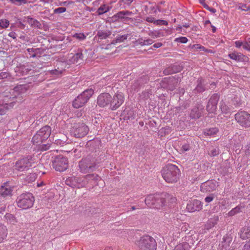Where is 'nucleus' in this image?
<instances>
[{
  "label": "nucleus",
  "mask_w": 250,
  "mask_h": 250,
  "mask_svg": "<svg viewBox=\"0 0 250 250\" xmlns=\"http://www.w3.org/2000/svg\"><path fill=\"white\" fill-rule=\"evenodd\" d=\"M9 107L7 105H4L3 104L0 105V115H2L6 113L7 111L9 109Z\"/></svg>",
  "instance_id": "nucleus-49"
},
{
  "label": "nucleus",
  "mask_w": 250,
  "mask_h": 250,
  "mask_svg": "<svg viewBox=\"0 0 250 250\" xmlns=\"http://www.w3.org/2000/svg\"><path fill=\"white\" fill-rule=\"evenodd\" d=\"M191 146L189 144L185 143L182 145L181 150L183 152L187 151L190 149Z\"/></svg>",
  "instance_id": "nucleus-55"
},
{
  "label": "nucleus",
  "mask_w": 250,
  "mask_h": 250,
  "mask_svg": "<svg viewBox=\"0 0 250 250\" xmlns=\"http://www.w3.org/2000/svg\"><path fill=\"white\" fill-rule=\"evenodd\" d=\"M188 41V39L185 37H181L179 38H177L175 39V42L183 43H187Z\"/></svg>",
  "instance_id": "nucleus-54"
},
{
  "label": "nucleus",
  "mask_w": 250,
  "mask_h": 250,
  "mask_svg": "<svg viewBox=\"0 0 250 250\" xmlns=\"http://www.w3.org/2000/svg\"><path fill=\"white\" fill-rule=\"evenodd\" d=\"M35 201L34 197L30 192L23 193L18 196L16 202L19 208L26 209L31 208Z\"/></svg>",
  "instance_id": "nucleus-4"
},
{
  "label": "nucleus",
  "mask_w": 250,
  "mask_h": 250,
  "mask_svg": "<svg viewBox=\"0 0 250 250\" xmlns=\"http://www.w3.org/2000/svg\"><path fill=\"white\" fill-rule=\"evenodd\" d=\"M9 1L18 6H21L28 2L27 0H9Z\"/></svg>",
  "instance_id": "nucleus-45"
},
{
  "label": "nucleus",
  "mask_w": 250,
  "mask_h": 250,
  "mask_svg": "<svg viewBox=\"0 0 250 250\" xmlns=\"http://www.w3.org/2000/svg\"><path fill=\"white\" fill-rule=\"evenodd\" d=\"M223 241L222 242V246L223 247H227L229 246V243L231 242V240L229 237H224L223 238Z\"/></svg>",
  "instance_id": "nucleus-51"
},
{
  "label": "nucleus",
  "mask_w": 250,
  "mask_h": 250,
  "mask_svg": "<svg viewBox=\"0 0 250 250\" xmlns=\"http://www.w3.org/2000/svg\"><path fill=\"white\" fill-rule=\"evenodd\" d=\"M111 102V96L106 92L100 94L97 99V104L101 107L109 106L110 109Z\"/></svg>",
  "instance_id": "nucleus-16"
},
{
  "label": "nucleus",
  "mask_w": 250,
  "mask_h": 250,
  "mask_svg": "<svg viewBox=\"0 0 250 250\" xmlns=\"http://www.w3.org/2000/svg\"><path fill=\"white\" fill-rule=\"evenodd\" d=\"M129 36L128 34H125L123 35H120L117 36L115 40H113L111 42L112 44H115L117 42H124L127 39L128 37Z\"/></svg>",
  "instance_id": "nucleus-34"
},
{
  "label": "nucleus",
  "mask_w": 250,
  "mask_h": 250,
  "mask_svg": "<svg viewBox=\"0 0 250 250\" xmlns=\"http://www.w3.org/2000/svg\"><path fill=\"white\" fill-rule=\"evenodd\" d=\"M73 37L79 41H83L86 37L83 33H76L73 35Z\"/></svg>",
  "instance_id": "nucleus-46"
},
{
  "label": "nucleus",
  "mask_w": 250,
  "mask_h": 250,
  "mask_svg": "<svg viewBox=\"0 0 250 250\" xmlns=\"http://www.w3.org/2000/svg\"><path fill=\"white\" fill-rule=\"evenodd\" d=\"M242 207L241 206H237L235 208H232L230 211H229L228 213V215L229 216H233L237 213L241 212Z\"/></svg>",
  "instance_id": "nucleus-38"
},
{
  "label": "nucleus",
  "mask_w": 250,
  "mask_h": 250,
  "mask_svg": "<svg viewBox=\"0 0 250 250\" xmlns=\"http://www.w3.org/2000/svg\"><path fill=\"white\" fill-rule=\"evenodd\" d=\"M136 244L139 250H156L157 243L154 238L149 235H144Z\"/></svg>",
  "instance_id": "nucleus-3"
},
{
  "label": "nucleus",
  "mask_w": 250,
  "mask_h": 250,
  "mask_svg": "<svg viewBox=\"0 0 250 250\" xmlns=\"http://www.w3.org/2000/svg\"><path fill=\"white\" fill-rule=\"evenodd\" d=\"M65 184L67 186L73 188H81L83 187V181L81 179V177H69L66 179Z\"/></svg>",
  "instance_id": "nucleus-17"
},
{
  "label": "nucleus",
  "mask_w": 250,
  "mask_h": 250,
  "mask_svg": "<svg viewBox=\"0 0 250 250\" xmlns=\"http://www.w3.org/2000/svg\"><path fill=\"white\" fill-rule=\"evenodd\" d=\"M24 19H26V21L23 20V22L26 21L32 27H37L38 28H41V23L37 20L30 17H24Z\"/></svg>",
  "instance_id": "nucleus-30"
},
{
  "label": "nucleus",
  "mask_w": 250,
  "mask_h": 250,
  "mask_svg": "<svg viewBox=\"0 0 250 250\" xmlns=\"http://www.w3.org/2000/svg\"><path fill=\"white\" fill-rule=\"evenodd\" d=\"M31 161V157L30 156L19 160L15 163V169L20 171L27 170L32 167V163Z\"/></svg>",
  "instance_id": "nucleus-13"
},
{
  "label": "nucleus",
  "mask_w": 250,
  "mask_h": 250,
  "mask_svg": "<svg viewBox=\"0 0 250 250\" xmlns=\"http://www.w3.org/2000/svg\"><path fill=\"white\" fill-rule=\"evenodd\" d=\"M181 81V77L179 75L165 77L160 83L161 88L170 91L174 90Z\"/></svg>",
  "instance_id": "nucleus-6"
},
{
  "label": "nucleus",
  "mask_w": 250,
  "mask_h": 250,
  "mask_svg": "<svg viewBox=\"0 0 250 250\" xmlns=\"http://www.w3.org/2000/svg\"><path fill=\"white\" fill-rule=\"evenodd\" d=\"M37 178V175L35 173H30L25 178V181L30 183L34 182Z\"/></svg>",
  "instance_id": "nucleus-44"
},
{
  "label": "nucleus",
  "mask_w": 250,
  "mask_h": 250,
  "mask_svg": "<svg viewBox=\"0 0 250 250\" xmlns=\"http://www.w3.org/2000/svg\"><path fill=\"white\" fill-rule=\"evenodd\" d=\"M51 128L46 125L42 127L32 138V141L34 144L42 143L46 141L50 136Z\"/></svg>",
  "instance_id": "nucleus-8"
},
{
  "label": "nucleus",
  "mask_w": 250,
  "mask_h": 250,
  "mask_svg": "<svg viewBox=\"0 0 250 250\" xmlns=\"http://www.w3.org/2000/svg\"><path fill=\"white\" fill-rule=\"evenodd\" d=\"M111 34L110 30L106 29H99L97 31L96 36L101 40L106 39L108 38Z\"/></svg>",
  "instance_id": "nucleus-27"
},
{
  "label": "nucleus",
  "mask_w": 250,
  "mask_h": 250,
  "mask_svg": "<svg viewBox=\"0 0 250 250\" xmlns=\"http://www.w3.org/2000/svg\"><path fill=\"white\" fill-rule=\"evenodd\" d=\"M154 24L156 25H167L168 24V22L165 20H157L154 21Z\"/></svg>",
  "instance_id": "nucleus-56"
},
{
  "label": "nucleus",
  "mask_w": 250,
  "mask_h": 250,
  "mask_svg": "<svg viewBox=\"0 0 250 250\" xmlns=\"http://www.w3.org/2000/svg\"><path fill=\"white\" fill-rule=\"evenodd\" d=\"M204 109L203 105L200 103H197L191 109L190 113V117L193 119L200 118L202 115Z\"/></svg>",
  "instance_id": "nucleus-20"
},
{
  "label": "nucleus",
  "mask_w": 250,
  "mask_h": 250,
  "mask_svg": "<svg viewBox=\"0 0 250 250\" xmlns=\"http://www.w3.org/2000/svg\"><path fill=\"white\" fill-rule=\"evenodd\" d=\"M218 186V182L215 180H208L201 184L200 190L203 193L211 192L215 190Z\"/></svg>",
  "instance_id": "nucleus-15"
},
{
  "label": "nucleus",
  "mask_w": 250,
  "mask_h": 250,
  "mask_svg": "<svg viewBox=\"0 0 250 250\" xmlns=\"http://www.w3.org/2000/svg\"><path fill=\"white\" fill-rule=\"evenodd\" d=\"M12 188L9 186H1L0 188V195L4 198L11 195Z\"/></svg>",
  "instance_id": "nucleus-29"
},
{
  "label": "nucleus",
  "mask_w": 250,
  "mask_h": 250,
  "mask_svg": "<svg viewBox=\"0 0 250 250\" xmlns=\"http://www.w3.org/2000/svg\"><path fill=\"white\" fill-rule=\"evenodd\" d=\"M124 94L121 92L115 93L113 97L111 96V102L110 109L115 110L123 104L125 102Z\"/></svg>",
  "instance_id": "nucleus-14"
},
{
  "label": "nucleus",
  "mask_w": 250,
  "mask_h": 250,
  "mask_svg": "<svg viewBox=\"0 0 250 250\" xmlns=\"http://www.w3.org/2000/svg\"><path fill=\"white\" fill-rule=\"evenodd\" d=\"M100 141L97 140V141H90V142L88 143L87 145H89L90 146H99L100 145Z\"/></svg>",
  "instance_id": "nucleus-59"
},
{
  "label": "nucleus",
  "mask_w": 250,
  "mask_h": 250,
  "mask_svg": "<svg viewBox=\"0 0 250 250\" xmlns=\"http://www.w3.org/2000/svg\"><path fill=\"white\" fill-rule=\"evenodd\" d=\"M52 160L53 168L57 171L62 172L66 170L68 167V161L67 158L62 155H58Z\"/></svg>",
  "instance_id": "nucleus-9"
},
{
  "label": "nucleus",
  "mask_w": 250,
  "mask_h": 250,
  "mask_svg": "<svg viewBox=\"0 0 250 250\" xmlns=\"http://www.w3.org/2000/svg\"><path fill=\"white\" fill-rule=\"evenodd\" d=\"M219 108L222 113L227 114L230 111L229 107L223 101L219 104Z\"/></svg>",
  "instance_id": "nucleus-35"
},
{
  "label": "nucleus",
  "mask_w": 250,
  "mask_h": 250,
  "mask_svg": "<svg viewBox=\"0 0 250 250\" xmlns=\"http://www.w3.org/2000/svg\"><path fill=\"white\" fill-rule=\"evenodd\" d=\"M169 197L168 193L159 194H152L147 196L145 202L146 205L149 207L159 209L165 205L166 198Z\"/></svg>",
  "instance_id": "nucleus-2"
},
{
  "label": "nucleus",
  "mask_w": 250,
  "mask_h": 250,
  "mask_svg": "<svg viewBox=\"0 0 250 250\" xmlns=\"http://www.w3.org/2000/svg\"><path fill=\"white\" fill-rule=\"evenodd\" d=\"M220 98L219 93H214L210 96L207 102L206 109L208 114H216L217 105Z\"/></svg>",
  "instance_id": "nucleus-11"
},
{
  "label": "nucleus",
  "mask_w": 250,
  "mask_h": 250,
  "mask_svg": "<svg viewBox=\"0 0 250 250\" xmlns=\"http://www.w3.org/2000/svg\"><path fill=\"white\" fill-rule=\"evenodd\" d=\"M94 94L92 88L87 89L79 94L73 101L72 105L75 108H80L85 104Z\"/></svg>",
  "instance_id": "nucleus-5"
},
{
  "label": "nucleus",
  "mask_w": 250,
  "mask_h": 250,
  "mask_svg": "<svg viewBox=\"0 0 250 250\" xmlns=\"http://www.w3.org/2000/svg\"><path fill=\"white\" fill-rule=\"evenodd\" d=\"M234 119L243 129L250 127V114L244 110H239L234 115Z\"/></svg>",
  "instance_id": "nucleus-7"
},
{
  "label": "nucleus",
  "mask_w": 250,
  "mask_h": 250,
  "mask_svg": "<svg viewBox=\"0 0 250 250\" xmlns=\"http://www.w3.org/2000/svg\"><path fill=\"white\" fill-rule=\"evenodd\" d=\"M216 197V195L214 193H211L209 194L208 196L205 197V202L207 203H209L211 202H212L215 197Z\"/></svg>",
  "instance_id": "nucleus-50"
},
{
  "label": "nucleus",
  "mask_w": 250,
  "mask_h": 250,
  "mask_svg": "<svg viewBox=\"0 0 250 250\" xmlns=\"http://www.w3.org/2000/svg\"><path fill=\"white\" fill-rule=\"evenodd\" d=\"M131 19V18L125 16L123 11L118 12L111 18V21L113 22H115L117 21L127 22L129 21H130Z\"/></svg>",
  "instance_id": "nucleus-25"
},
{
  "label": "nucleus",
  "mask_w": 250,
  "mask_h": 250,
  "mask_svg": "<svg viewBox=\"0 0 250 250\" xmlns=\"http://www.w3.org/2000/svg\"><path fill=\"white\" fill-rule=\"evenodd\" d=\"M203 203L197 199L189 201L187 205V210L190 212L199 211L202 209Z\"/></svg>",
  "instance_id": "nucleus-19"
},
{
  "label": "nucleus",
  "mask_w": 250,
  "mask_h": 250,
  "mask_svg": "<svg viewBox=\"0 0 250 250\" xmlns=\"http://www.w3.org/2000/svg\"><path fill=\"white\" fill-rule=\"evenodd\" d=\"M79 167L80 171L83 173L91 172L96 170L89 156L83 158L79 162Z\"/></svg>",
  "instance_id": "nucleus-12"
},
{
  "label": "nucleus",
  "mask_w": 250,
  "mask_h": 250,
  "mask_svg": "<svg viewBox=\"0 0 250 250\" xmlns=\"http://www.w3.org/2000/svg\"><path fill=\"white\" fill-rule=\"evenodd\" d=\"M240 238L245 240L250 238V225L243 227L239 232Z\"/></svg>",
  "instance_id": "nucleus-28"
},
{
  "label": "nucleus",
  "mask_w": 250,
  "mask_h": 250,
  "mask_svg": "<svg viewBox=\"0 0 250 250\" xmlns=\"http://www.w3.org/2000/svg\"><path fill=\"white\" fill-rule=\"evenodd\" d=\"M183 68L181 63L176 62L169 66L163 71L165 75H171L180 72Z\"/></svg>",
  "instance_id": "nucleus-21"
},
{
  "label": "nucleus",
  "mask_w": 250,
  "mask_h": 250,
  "mask_svg": "<svg viewBox=\"0 0 250 250\" xmlns=\"http://www.w3.org/2000/svg\"><path fill=\"white\" fill-rule=\"evenodd\" d=\"M110 9V8L108 6L103 4L98 9L96 13L98 15H101L109 11Z\"/></svg>",
  "instance_id": "nucleus-33"
},
{
  "label": "nucleus",
  "mask_w": 250,
  "mask_h": 250,
  "mask_svg": "<svg viewBox=\"0 0 250 250\" xmlns=\"http://www.w3.org/2000/svg\"><path fill=\"white\" fill-rule=\"evenodd\" d=\"M133 0H120L119 1L120 6L122 8H126L129 6Z\"/></svg>",
  "instance_id": "nucleus-40"
},
{
  "label": "nucleus",
  "mask_w": 250,
  "mask_h": 250,
  "mask_svg": "<svg viewBox=\"0 0 250 250\" xmlns=\"http://www.w3.org/2000/svg\"><path fill=\"white\" fill-rule=\"evenodd\" d=\"M208 89L205 80L202 78H199L196 81V87L192 90V95L196 96L198 94L203 93Z\"/></svg>",
  "instance_id": "nucleus-18"
},
{
  "label": "nucleus",
  "mask_w": 250,
  "mask_h": 250,
  "mask_svg": "<svg viewBox=\"0 0 250 250\" xmlns=\"http://www.w3.org/2000/svg\"><path fill=\"white\" fill-rule=\"evenodd\" d=\"M242 150L246 156L250 157V142H248L247 144L243 147Z\"/></svg>",
  "instance_id": "nucleus-42"
},
{
  "label": "nucleus",
  "mask_w": 250,
  "mask_h": 250,
  "mask_svg": "<svg viewBox=\"0 0 250 250\" xmlns=\"http://www.w3.org/2000/svg\"><path fill=\"white\" fill-rule=\"evenodd\" d=\"M221 168L222 169L221 171L224 174L230 173L232 172V168L230 167L229 164L228 163L224 164Z\"/></svg>",
  "instance_id": "nucleus-36"
},
{
  "label": "nucleus",
  "mask_w": 250,
  "mask_h": 250,
  "mask_svg": "<svg viewBox=\"0 0 250 250\" xmlns=\"http://www.w3.org/2000/svg\"><path fill=\"white\" fill-rule=\"evenodd\" d=\"M89 127L83 123H78L74 125L71 130V133L77 138L84 137L88 133Z\"/></svg>",
  "instance_id": "nucleus-10"
},
{
  "label": "nucleus",
  "mask_w": 250,
  "mask_h": 250,
  "mask_svg": "<svg viewBox=\"0 0 250 250\" xmlns=\"http://www.w3.org/2000/svg\"><path fill=\"white\" fill-rule=\"evenodd\" d=\"M98 156L96 155H89L90 157L92 163L95 169L98 168L100 166L101 164L105 160V154L103 152L98 153Z\"/></svg>",
  "instance_id": "nucleus-22"
},
{
  "label": "nucleus",
  "mask_w": 250,
  "mask_h": 250,
  "mask_svg": "<svg viewBox=\"0 0 250 250\" xmlns=\"http://www.w3.org/2000/svg\"><path fill=\"white\" fill-rule=\"evenodd\" d=\"M46 50V49L42 48H35V53L31 55V57H40L41 55L42 54L44 51Z\"/></svg>",
  "instance_id": "nucleus-41"
},
{
  "label": "nucleus",
  "mask_w": 250,
  "mask_h": 250,
  "mask_svg": "<svg viewBox=\"0 0 250 250\" xmlns=\"http://www.w3.org/2000/svg\"><path fill=\"white\" fill-rule=\"evenodd\" d=\"M149 35L153 37H160L163 36V34L160 31L152 32L150 33Z\"/></svg>",
  "instance_id": "nucleus-58"
},
{
  "label": "nucleus",
  "mask_w": 250,
  "mask_h": 250,
  "mask_svg": "<svg viewBox=\"0 0 250 250\" xmlns=\"http://www.w3.org/2000/svg\"><path fill=\"white\" fill-rule=\"evenodd\" d=\"M99 178L100 177L98 174L94 173L88 174L83 177H81L83 187H85L89 183H92V184L97 183Z\"/></svg>",
  "instance_id": "nucleus-23"
},
{
  "label": "nucleus",
  "mask_w": 250,
  "mask_h": 250,
  "mask_svg": "<svg viewBox=\"0 0 250 250\" xmlns=\"http://www.w3.org/2000/svg\"><path fill=\"white\" fill-rule=\"evenodd\" d=\"M168 195H169V197L166 198V199H165V204L167 202H170V203H174V202H176V199L175 197H173L172 196L170 195L169 194H168Z\"/></svg>",
  "instance_id": "nucleus-60"
},
{
  "label": "nucleus",
  "mask_w": 250,
  "mask_h": 250,
  "mask_svg": "<svg viewBox=\"0 0 250 250\" xmlns=\"http://www.w3.org/2000/svg\"><path fill=\"white\" fill-rule=\"evenodd\" d=\"M147 79L146 76L141 77L134 83V89L136 90L138 87L147 82Z\"/></svg>",
  "instance_id": "nucleus-32"
},
{
  "label": "nucleus",
  "mask_w": 250,
  "mask_h": 250,
  "mask_svg": "<svg viewBox=\"0 0 250 250\" xmlns=\"http://www.w3.org/2000/svg\"><path fill=\"white\" fill-rule=\"evenodd\" d=\"M228 56L229 58L237 62H247L249 61L248 57L243 55L241 53L233 51L230 53Z\"/></svg>",
  "instance_id": "nucleus-24"
},
{
  "label": "nucleus",
  "mask_w": 250,
  "mask_h": 250,
  "mask_svg": "<svg viewBox=\"0 0 250 250\" xmlns=\"http://www.w3.org/2000/svg\"><path fill=\"white\" fill-rule=\"evenodd\" d=\"M9 76V74L7 72H0V80L6 79Z\"/></svg>",
  "instance_id": "nucleus-61"
},
{
  "label": "nucleus",
  "mask_w": 250,
  "mask_h": 250,
  "mask_svg": "<svg viewBox=\"0 0 250 250\" xmlns=\"http://www.w3.org/2000/svg\"><path fill=\"white\" fill-rule=\"evenodd\" d=\"M83 53H82L81 51L80 52H79L77 53H76L74 56H73V58H74V60L75 61H76L77 62L79 60H83Z\"/></svg>",
  "instance_id": "nucleus-48"
},
{
  "label": "nucleus",
  "mask_w": 250,
  "mask_h": 250,
  "mask_svg": "<svg viewBox=\"0 0 250 250\" xmlns=\"http://www.w3.org/2000/svg\"><path fill=\"white\" fill-rule=\"evenodd\" d=\"M16 97H11V96L6 95L4 96L2 104L7 105L9 108L13 107L16 103Z\"/></svg>",
  "instance_id": "nucleus-26"
},
{
  "label": "nucleus",
  "mask_w": 250,
  "mask_h": 250,
  "mask_svg": "<svg viewBox=\"0 0 250 250\" xmlns=\"http://www.w3.org/2000/svg\"><path fill=\"white\" fill-rule=\"evenodd\" d=\"M248 6L246 4L241 3L239 4L238 9L245 11V9L248 8Z\"/></svg>",
  "instance_id": "nucleus-63"
},
{
  "label": "nucleus",
  "mask_w": 250,
  "mask_h": 250,
  "mask_svg": "<svg viewBox=\"0 0 250 250\" xmlns=\"http://www.w3.org/2000/svg\"><path fill=\"white\" fill-rule=\"evenodd\" d=\"M161 173L165 181L168 183H175L179 180L181 172L175 165L168 164L161 170Z\"/></svg>",
  "instance_id": "nucleus-1"
},
{
  "label": "nucleus",
  "mask_w": 250,
  "mask_h": 250,
  "mask_svg": "<svg viewBox=\"0 0 250 250\" xmlns=\"http://www.w3.org/2000/svg\"><path fill=\"white\" fill-rule=\"evenodd\" d=\"M219 131V129L217 127H210L206 128L203 130V133L207 136H213L216 135Z\"/></svg>",
  "instance_id": "nucleus-31"
},
{
  "label": "nucleus",
  "mask_w": 250,
  "mask_h": 250,
  "mask_svg": "<svg viewBox=\"0 0 250 250\" xmlns=\"http://www.w3.org/2000/svg\"><path fill=\"white\" fill-rule=\"evenodd\" d=\"M66 11V8L65 7H60L54 10L53 14H61L65 12Z\"/></svg>",
  "instance_id": "nucleus-52"
},
{
  "label": "nucleus",
  "mask_w": 250,
  "mask_h": 250,
  "mask_svg": "<svg viewBox=\"0 0 250 250\" xmlns=\"http://www.w3.org/2000/svg\"><path fill=\"white\" fill-rule=\"evenodd\" d=\"M18 71H20L22 75H26L31 69L25 65H20L17 67Z\"/></svg>",
  "instance_id": "nucleus-39"
},
{
  "label": "nucleus",
  "mask_w": 250,
  "mask_h": 250,
  "mask_svg": "<svg viewBox=\"0 0 250 250\" xmlns=\"http://www.w3.org/2000/svg\"><path fill=\"white\" fill-rule=\"evenodd\" d=\"M50 146V144L47 143L46 144L40 145L39 148L41 151H45L49 149Z\"/></svg>",
  "instance_id": "nucleus-53"
},
{
  "label": "nucleus",
  "mask_w": 250,
  "mask_h": 250,
  "mask_svg": "<svg viewBox=\"0 0 250 250\" xmlns=\"http://www.w3.org/2000/svg\"><path fill=\"white\" fill-rule=\"evenodd\" d=\"M9 25V21L6 19H1L0 20V27L2 28H6Z\"/></svg>",
  "instance_id": "nucleus-47"
},
{
  "label": "nucleus",
  "mask_w": 250,
  "mask_h": 250,
  "mask_svg": "<svg viewBox=\"0 0 250 250\" xmlns=\"http://www.w3.org/2000/svg\"><path fill=\"white\" fill-rule=\"evenodd\" d=\"M246 136V134L245 133H241L238 136V140L240 142H243L245 140Z\"/></svg>",
  "instance_id": "nucleus-62"
},
{
  "label": "nucleus",
  "mask_w": 250,
  "mask_h": 250,
  "mask_svg": "<svg viewBox=\"0 0 250 250\" xmlns=\"http://www.w3.org/2000/svg\"><path fill=\"white\" fill-rule=\"evenodd\" d=\"M243 250H250V239L244 245Z\"/></svg>",
  "instance_id": "nucleus-64"
},
{
  "label": "nucleus",
  "mask_w": 250,
  "mask_h": 250,
  "mask_svg": "<svg viewBox=\"0 0 250 250\" xmlns=\"http://www.w3.org/2000/svg\"><path fill=\"white\" fill-rule=\"evenodd\" d=\"M6 227L0 224V243H1L7 236V233L4 231Z\"/></svg>",
  "instance_id": "nucleus-37"
},
{
  "label": "nucleus",
  "mask_w": 250,
  "mask_h": 250,
  "mask_svg": "<svg viewBox=\"0 0 250 250\" xmlns=\"http://www.w3.org/2000/svg\"><path fill=\"white\" fill-rule=\"evenodd\" d=\"M243 48L245 50L250 51V35H248L245 39V42H244Z\"/></svg>",
  "instance_id": "nucleus-43"
},
{
  "label": "nucleus",
  "mask_w": 250,
  "mask_h": 250,
  "mask_svg": "<svg viewBox=\"0 0 250 250\" xmlns=\"http://www.w3.org/2000/svg\"><path fill=\"white\" fill-rule=\"evenodd\" d=\"M219 154V149L218 148H213L210 151L209 155L211 156L214 157V156H216L218 155Z\"/></svg>",
  "instance_id": "nucleus-57"
}]
</instances>
